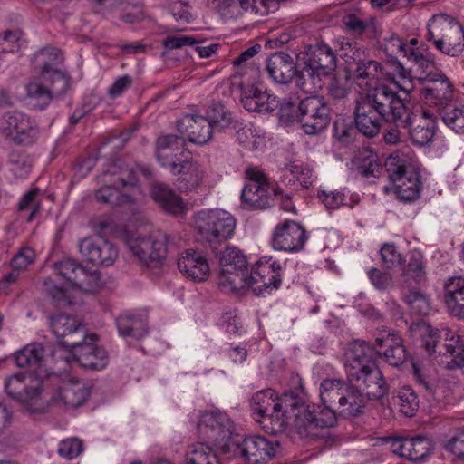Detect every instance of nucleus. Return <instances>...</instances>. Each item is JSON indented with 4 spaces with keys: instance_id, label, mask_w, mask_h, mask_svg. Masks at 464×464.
<instances>
[{
    "instance_id": "1",
    "label": "nucleus",
    "mask_w": 464,
    "mask_h": 464,
    "mask_svg": "<svg viewBox=\"0 0 464 464\" xmlns=\"http://www.w3.org/2000/svg\"><path fill=\"white\" fill-rule=\"evenodd\" d=\"M405 100L396 91L382 84L359 93L354 101V123L356 129L368 138L378 135L384 122L401 127H437V117L430 108L407 111Z\"/></svg>"
},
{
    "instance_id": "2",
    "label": "nucleus",
    "mask_w": 464,
    "mask_h": 464,
    "mask_svg": "<svg viewBox=\"0 0 464 464\" xmlns=\"http://www.w3.org/2000/svg\"><path fill=\"white\" fill-rule=\"evenodd\" d=\"M51 351L41 343L31 345V413L44 412L52 404L77 408L82 405L90 391L79 381L63 382L50 399L44 396L49 383L57 381L58 376L48 367Z\"/></svg>"
},
{
    "instance_id": "3",
    "label": "nucleus",
    "mask_w": 464,
    "mask_h": 464,
    "mask_svg": "<svg viewBox=\"0 0 464 464\" xmlns=\"http://www.w3.org/2000/svg\"><path fill=\"white\" fill-rule=\"evenodd\" d=\"M40 73L31 83V109L43 111L54 99L63 97L71 86L68 72L55 68L63 62L61 51L53 46H45L34 55Z\"/></svg>"
},
{
    "instance_id": "4",
    "label": "nucleus",
    "mask_w": 464,
    "mask_h": 464,
    "mask_svg": "<svg viewBox=\"0 0 464 464\" xmlns=\"http://www.w3.org/2000/svg\"><path fill=\"white\" fill-rule=\"evenodd\" d=\"M345 356L349 382L362 389L369 400L382 399L389 388L370 345L364 341L355 340L349 344Z\"/></svg>"
},
{
    "instance_id": "5",
    "label": "nucleus",
    "mask_w": 464,
    "mask_h": 464,
    "mask_svg": "<svg viewBox=\"0 0 464 464\" xmlns=\"http://www.w3.org/2000/svg\"><path fill=\"white\" fill-rule=\"evenodd\" d=\"M282 266L278 261L261 259L251 271L248 268H220L218 286L227 293H239L251 289L256 295L278 289L282 281Z\"/></svg>"
},
{
    "instance_id": "6",
    "label": "nucleus",
    "mask_w": 464,
    "mask_h": 464,
    "mask_svg": "<svg viewBox=\"0 0 464 464\" xmlns=\"http://www.w3.org/2000/svg\"><path fill=\"white\" fill-rule=\"evenodd\" d=\"M193 220L198 238L213 251L232 238L237 224L236 218L222 209L201 210L194 215Z\"/></svg>"
},
{
    "instance_id": "7",
    "label": "nucleus",
    "mask_w": 464,
    "mask_h": 464,
    "mask_svg": "<svg viewBox=\"0 0 464 464\" xmlns=\"http://www.w3.org/2000/svg\"><path fill=\"white\" fill-rule=\"evenodd\" d=\"M426 40L444 54L457 57L464 50V29L454 17L439 14L433 15L427 24Z\"/></svg>"
},
{
    "instance_id": "8",
    "label": "nucleus",
    "mask_w": 464,
    "mask_h": 464,
    "mask_svg": "<svg viewBox=\"0 0 464 464\" xmlns=\"http://www.w3.org/2000/svg\"><path fill=\"white\" fill-rule=\"evenodd\" d=\"M198 435L200 442L216 447L222 454H229L236 438H238L233 421L219 411H206L200 415Z\"/></svg>"
},
{
    "instance_id": "9",
    "label": "nucleus",
    "mask_w": 464,
    "mask_h": 464,
    "mask_svg": "<svg viewBox=\"0 0 464 464\" xmlns=\"http://www.w3.org/2000/svg\"><path fill=\"white\" fill-rule=\"evenodd\" d=\"M177 177L178 188L182 192L207 193L217 184L213 169L205 163L184 158L171 172Z\"/></svg>"
},
{
    "instance_id": "10",
    "label": "nucleus",
    "mask_w": 464,
    "mask_h": 464,
    "mask_svg": "<svg viewBox=\"0 0 464 464\" xmlns=\"http://www.w3.org/2000/svg\"><path fill=\"white\" fill-rule=\"evenodd\" d=\"M385 169L393 184L397 198L405 202L416 200L420 197V181L419 174L399 155L391 156L385 161Z\"/></svg>"
},
{
    "instance_id": "11",
    "label": "nucleus",
    "mask_w": 464,
    "mask_h": 464,
    "mask_svg": "<svg viewBox=\"0 0 464 464\" xmlns=\"http://www.w3.org/2000/svg\"><path fill=\"white\" fill-rule=\"evenodd\" d=\"M293 410L295 414L297 433L302 436L317 437L316 429L331 428L337 422L336 409L324 404L323 406L306 404L299 396L298 403Z\"/></svg>"
},
{
    "instance_id": "12",
    "label": "nucleus",
    "mask_w": 464,
    "mask_h": 464,
    "mask_svg": "<svg viewBox=\"0 0 464 464\" xmlns=\"http://www.w3.org/2000/svg\"><path fill=\"white\" fill-rule=\"evenodd\" d=\"M127 246L139 261L149 268L163 266L167 256L168 236L155 231L148 237H132L127 239Z\"/></svg>"
},
{
    "instance_id": "13",
    "label": "nucleus",
    "mask_w": 464,
    "mask_h": 464,
    "mask_svg": "<svg viewBox=\"0 0 464 464\" xmlns=\"http://www.w3.org/2000/svg\"><path fill=\"white\" fill-rule=\"evenodd\" d=\"M300 123L308 135L324 131L330 123V108L323 96H309L299 103Z\"/></svg>"
},
{
    "instance_id": "14",
    "label": "nucleus",
    "mask_w": 464,
    "mask_h": 464,
    "mask_svg": "<svg viewBox=\"0 0 464 464\" xmlns=\"http://www.w3.org/2000/svg\"><path fill=\"white\" fill-rule=\"evenodd\" d=\"M424 82L430 85L420 90V98L427 107L437 111L454 102L455 87L441 70L428 74Z\"/></svg>"
},
{
    "instance_id": "15",
    "label": "nucleus",
    "mask_w": 464,
    "mask_h": 464,
    "mask_svg": "<svg viewBox=\"0 0 464 464\" xmlns=\"http://www.w3.org/2000/svg\"><path fill=\"white\" fill-rule=\"evenodd\" d=\"M278 449L277 441H270L263 436H250L241 443L236 439L230 453L240 455L248 464H261L272 459Z\"/></svg>"
},
{
    "instance_id": "16",
    "label": "nucleus",
    "mask_w": 464,
    "mask_h": 464,
    "mask_svg": "<svg viewBox=\"0 0 464 464\" xmlns=\"http://www.w3.org/2000/svg\"><path fill=\"white\" fill-rule=\"evenodd\" d=\"M97 340V334H87L69 350L72 359L84 369L100 371L108 364V353L96 344Z\"/></svg>"
},
{
    "instance_id": "17",
    "label": "nucleus",
    "mask_w": 464,
    "mask_h": 464,
    "mask_svg": "<svg viewBox=\"0 0 464 464\" xmlns=\"http://www.w3.org/2000/svg\"><path fill=\"white\" fill-rule=\"evenodd\" d=\"M307 239L308 235L304 226L286 219L276 226L271 245L276 250L297 253L304 249Z\"/></svg>"
},
{
    "instance_id": "18",
    "label": "nucleus",
    "mask_w": 464,
    "mask_h": 464,
    "mask_svg": "<svg viewBox=\"0 0 464 464\" xmlns=\"http://www.w3.org/2000/svg\"><path fill=\"white\" fill-rule=\"evenodd\" d=\"M50 326L59 343L69 350L88 334L82 322L67 314L60 313L51 316Z\"/></svg>"
},
{
    "instance_id": "19",
    "label": "nucleus",
    "mask_w": 464,
    "mask_h": 464,
    "mask_svg": "<svg viewBox=\"0 0 464 464\" xmlns=\"http://www.w3.org/2000/svg\"><path fill=\"white\" fill-rule=\"evenodd\" d=\"M82 256L95 266H111L118 257V249L102 237H86L79 245Z\"/></svg>"
},
{
    "instance_id": "20",
    "label": "nucleus",
    "mask_w": 464,
    "mask_h": 464,
    "mask_svg": "<svg viewBox=\"0 0 464 464\" xmlns=\"http://www.w3.org/2000/svg\"><path fill=\"white\" fill-rule=\"evenodd\" d=\"M374 349L393 367H399L408 357L407 350L400 335L388 330H382L375 337Z\"/></svg>"
},
{
    "instance_id": "21",
    "label": "nucleus",
    "mask_w": 464,
    "mask_h": 464,
    "mask_svg": "<svg viewBox=\"0 0 464 464\" xmlns=\"http://www.w3.org/2000/svg\"><path fill=\"white\" fill-rule=\"evenodd\" d=\"M298 395L294 392H285L280 397L272 389L257 392L251 400V408L257 418H262L271 411L282 410L283 407H295Z\"/></svg>"
},
{
    "instance_id": "22",
    "label": "nucleus",
    "mask_w": 464,
    "mask_h": 464,
    "mask_svg": "<svg viewBox=\"0 0 464 464\" xmlns=\"http://www.w3.org/2000/svg\"><path fill=\"white\" fill-rule=\"evenodd\" d=\"M181 137L188 142L203 146L213 137L208 119L198 114H186L177 122Z\"/></svg>"
},
{
    "instance_id": "23",
    "label": "nucleus",
    "mask_w": 464,
    "mask_h": 464,
    "mask_svg": "<svg viewBox=\"0 0 464 464\" xmlns=\"http://www.w3.org/2000/svg\"><path fill=\"white\" fill-rule=\"evenodd\" d=\"M240 90L241 104L250 112H270L279 106V100L260 85L241 84Z\"/></svg>"
},
{
    "instance_id": "24",
    "label": "nucleus",
    "mask_w": 464,
    "mask_h": 464,
    "mask_svg": "<svg viewBox=\"0 0 464 464\" xmlns=\"http://www.w3.org/2000/svg\"><path fill=\"white\" fill-rule=\"evenodd\" d=\"M392 451L411 461H420L430 454L431 441L425 436L390 438Z\"/></svg>"
},
{
    "instance_id": "25",
    "label": "nucleus",
    "mask_w": 464,
    "mask_h": 464,
    "mask_svg": "<svg viewBox=\"0 0 464 464\" xmlns=\"http://www.w3.org/2000/svg\"><path fill=\"white\" fill-rule=\"evenodd\" d=\"M182 137L175 134H162L156 140L155 154L157 160L161 167L166 168L171 173L174 167L179 166V161L182 160L178 157L184 150Z\"/></svg>"
},
{
    "instance_id": "26",
    "label": "nucleus",
    "mask_w": 464,
    "mask_h": 464,
    "mask_svg": "<svg viewBox=\"0 0 464 464\" xmlns=\"http://www.w3.org/2000/svg\"><path fill=\"white\" fill-rule=\"evenodd\" d=\"M441 362L449 370L459 369L464 373V338L450 329L443 330Z\"/></svg>"
},
{
    "instance_id": "27",
    "label": "nucleus",
    "mask_w": 464,
    "mask_h": 464,
    "mask_svg": "<svg viewBox=\"0 0 464 464\" xmlns=\"http://www.w3.org/2000/svg\"><path fill=\"white\" fill-rule=\"evenodd\" d=\"M178 267L184 276L196 282L205 281L210 275L209 265L199 251L187 249L181 252Z\"/></svg>"
},
{
    "instance_id": "28",
    "label": "nucleus",
    "mask_w": 464,
    "mask_h": 464,
    "mask_svg": "<svg viewBox=\"0 0 464 464\" xmlns=\"http://www.w3.org/2000/svg\"><path fill=\"white\" fill-rule=\"evenodd\" d=\"M294 407H283L282 410L271 411L262 418H256L263 429L271 434H279L286 431L288 429H294L297 432L295 425V414Z\"/></svg>"
},
{
    "instance_id": "29",
    "label": "nucleus",
    "mask_w": 464,
    "mask_h": 464,
    "mask_svg": "<svg viewBox=\"0 0 464 464\" xmlns=\"http://www.w3.org/2000/svg\"><path fill=\"white\" fill-rule=\"evenodd\" d=\"M443 297L448 312L459 319L464 318V277L452 276L444 284Z\"/></svg>"
},
{
    "instance_id": "30",
    "label": "nucleus",
    "mask_w": 464,
    "mask_h": 464,
    "mask_svg": "<svg viewBox=\"0 0 464 464\" xmlns=\"http://www.w3.org/2000/svg\"><path fill=\"white\" fill-rule=\"evenodd\" d=\"M266 69L274 82L285 84L291 82L296 72V65L291 55L277 52L270 55Z\"/></svg>"
},
{
    "instance_id": "31",
    "label": "nucleus",
    "mask_w": 464,
    "mask_h": 464,
    "mask_svg": "<svg viewBox=\"0 0 464 464\" xmlns=\"http://www.w3.org/2000/svg\"><path fill=\"white\" fill-rule=\"evenodd\" d=\"M304 63L327 76L336 67V54L326 44H317L309 47Z\"/></svg>"
},
{
    "instance_id": "32",
    "label": "nucleus",
    "mask_w": 464,
    "mask_h": 464,
    "mask_svg": "<svg viewBox=\"0 0 464 464\" xmlns=\"http://www.w3.org/2000/svg\"><path fill=\"white\" fill-rule=\"evenodd\" d=\"M413 376L416 382L425 390V396L435 405L444 401L447 397V387L443 382H438L434 377L426 373V371L417 363L412 364Z\"/></svg>"
},
{
    "instance_id": "33",
    "label": "nucleus",
    "mask_w": 464,
    "mask_h": 464,
    "mask_svg": "<svg viewBox=\"0 0 464 464\" xmlns=\"http://www.w3.org/2000/svg\"><path fill=\"white\" fill-rule=\"evenodd\" d=\"M2 130L14 143L22 144L29 138V118L20 111L9 112Z\"/></svg>"
},
{
    "instance_id": "34",
    "label": "nucleus",
    "mask_w": 464,
    "mask_h": 464,
    "mask_svg": "<svg viewBox=\"0 0 464 464\" xmlns=\"http://www.w3.org/2000/svg\"><path fill=\"white\" fill-rule=\"evenodd\" d=\"M241 201L246 209H266L271 206L270 185H245Z\"/></svg>"
},
{
    "instance_id": "35",
    "label": "nucleus",
    "mask_w": 464,
    "mask_h": 464,
    "mask_svg": "<svg viewBox=\"0 0 464 464\" xmlns=\"http://www.w3.org/2000/svg\"><path fill=\"white\" fill-rule=\"evenodd\" d=\"M29 373L27 370L20 371L8 377L5 382V389L10 398L16 402L28 406L29 401Z\"/></svg>"
},
{
    "instance_id": "36",
    "label": "nucleus",
    "mask_w": 464,
    "mask_h": 464,
    "mask_svg": "<svg viewBox=\"0 0 464 464\" xmlns=\"http://www.w3.org/2000/svg\"><path fill=\"white\" fill-rule=\"evenodd\" d=\"M151 196L153 199L169 213L179 214L185 208L182 198L164 184L153 186Z\"/></svg>"
},
{
    "instance_id": "37",
    "label": "nucleus",
    "mask_w": 464,
    "mask_h": 464,
    "mask_svg": "<svg viewBox=\"0 0 464 464\" xmlns=\"http://www.w3.org/2000/svg\"><path fill=\"white\" fill-rule=\"evenodd\" d=\"M407 59L414 64L422 82L426 81L428 74L434 73L436 70H439L436 66L434 54L423 45L408 51Z\"/></svg>"
},
{
    "instance_id": "38",
    "label": "nucleus",
    "mask_w": 464,
    "mask_h": 464,
    "mask_svg": "<svg viewBox=\"0 0 464 464\" xmlns=\"http://www.w3.org/2000/svg\"><path fill=\"white\" fill-rule=\"evenodd\" d=\"M289 174H284L282 182L292 189H297V182L302 188H309L313 184V169L302 162H292L286 166Z\"/></svg>"
},
{
    "instance_id": "39",
    "label": "nucleus",
    "mask_w": 464,
    "mask_h": 464,
    "mask_svg": "<svg viewBox=\"0 0 464 464\" xmlns=\"http://www.w3.org/2000/svg\"><path fill=\"white\" fill-rule=\"evenodd\" d=\"M347 388L348 385L343 381L337 379L324 380L320 386L322 403L337 410L344 398Z\"/></svg>"
},
{
    "instance_id": "40",
    "label": "nucleus",
    "mask_w": 464,
    "mask_h": 464,
    "mask_svg": "<svg viewBox=\"0 0 464 464\" xmlns=\"http://www.w3.org/2000/svg\"><path fill=\"white\" fill-rule=\"evenodd\" d=\"M296 85L305 93H314L319 91L323 84L324 73L315 70L304 63V67L295 72Z\"/></svg>"
},
{
    "instance_id": "41",
    "label": "nucleus",
    "mask_w": 464,
    "mask_h": 464,
    "mask_svg": "<svg viewBox=\"0 0 464 464\" xmlns=\"http://www.w3.org/2000/svg\"><path fill=\"white\" fill-rule=\"evenodd\" d=\"M364 406L363 394L357 388L348 386L337 411L345 417H354L362 412Z\"/></svg>"
},
{
    "instance_id": "42",
    "label": "nucleus",
    "mask_w": 464,
    "mask_h": 464,
    "mask_svg": "<svg viewBox=\"0 0 464 464\" xmlns=\"http://www.w3.org/2000/svg\"><path fill=\"white\" fill-rule=\"evenodd\" d=\"M184 462L185 464H219L211 447L200 441L188 447Z\"/></svg>"
},
{
    "instance_id": "43",
    "label": "nucleus",
    "mask_w": 464,
    "mask_h": 464,
    "mask_svg": "<svg viewBox=\"0 0 464 464\" xmlns=\"http://www.w3.org/2000/svg\"><path fill=\"white\" fill-rule=\"evenodd\" d=\"M119 333L123 337H142L146 332V324L142 318L130 313L121 314L117 318Z\"/></svg>"
},
{
    "instance_id": "44",
    "label": "nucleus",
    "mask_w": 464,
    "mask_h": 464,
    "mask_svg": "<svg viewBox=\"0 0 464 464\" xmlns=\"http://www.w3.org/2000/svg\"><path fill=\"white\" fill-rule=\"evenodd\" d=\"M436 112L447 127L457 133H464V105L452 102L450 105L440 108Z\"/></svg>"
},
{
    "instance_id": "45",
    "label": "nucleus",
    "mask_w": 464,
    "mask_h": 464,
    "mask_svg": "<svg viewBox=\"0 0 464 464\" xmlns=\"http://www.w3.org/2000/svg\"><path fill=\"white\" fill-rule=\"evenodd\" d=\"M404 283L421 285L426 281V272L423 266V257L418 253L411 254L403 272Z\"/></svg>"
},
{
    "instance_id": "46",
    "label": "nucleus",
    "mask_w": 464,
    "mask_h": 464,
    "mask_svg": "<svg viewBox=\"0 0 464 464\" xmlns=\"http://www.w3.org/2000/svg\"><path fill=\"white\" fill-rule=\"evenodd\" d=\"M205 119H208L212 132L213 130L222 131L232 126L235 127L231 113L220 103L214 104L208 111Z\"/></svg>"
},
{
    "instance_id": "47",
    "label": "nucleus",
    "mask_w": 464,
    "mask_h": 464,
    "mask_svg": "<svg viewBox=\"0 0 464 464\" xmlns=\"http://www.w3.org/2000/svg\"><path fill=\"white\" fill-rule=\"evenodd\" d=\"M394 403L399 411L407 417L414 416L419 409L418 396L409 386H404L398 391L394 397Z\"/></svg>"
},
{
    "instance_id": "48",
    "label": "nucleus",
    "mask_w": 464,
    "mask_h": 464,
    "mask_svg": "<svg viewBox=\"0 0 464 464\" xmlns=\"http://www.w3.org/2000/svg\"><path fill=\"white\" fill-rule=\"evenodd\" d=\"M219 263L222 268H247L246 256L234 246H227L220 252Z\"/></svg>"
},
{
    "instance_id": "49",
    "label": "nucleus",
    "mask_w": 464,
    "mask_h": 464,
    "mask_svg": "<svg viewBox=\"0 0 464 464\" xmlns=\"http://www.w3.org/2000/svg\"><path fill=\"white\" fill-rule=\"evenodd\" d=\"M120 186L113 180L112 185L103 186L95 193L97 201L109 204L111 206L121 204L129 199L128 197L122 195L120 191Z\"/></svg>"
},
{
    "instance_id": "50",
    "label": "nucleus",
    "mask_w": 464,
    "mask_h": 464,
    "mask_svg": "<svg viewBox=\"0 0 464 464\" xmlns=\"http://www.w3.org/2000/svg\"><path fill=\"white\" fill-rule=\"evenodd\" d=\"M57 270L62 277L76 286L81 275H84V267L72 259H65L56 264Z\"/></svg>"
},
{
    "instance_id": "51",
    "label": "nucleus",
    "mask_w": 464,
    "mask_h": 464,
    "mask_svg": "<svg viewBox=\"0 0 464 464\" xmlns=\"http://www.w3.org/2000/svg\"><path fill=\"white\" fill-rule=\"evenodd\" d=\"M27 155L14 150L10 153L8 159L9 171L16 179H26L29 175V165L27 163Z\"/></svg>"
},
{
    "instance_id": "52",
    "label": "nucleus",
    "mask_w": 464,
    "mask_h": 464,
    "mask_svg": "<svg viewBox=\"0 0 464 464\" xmlns=\"http://www.w3.org/2000/svg\"><path fill=\"white\" fill-rule=\"evenodd\" d=\"M23 43V33L20 29L6 30L0 34V49L3 53H13L20 50Z\"/></svg>"
},
{
    "instance_id": "53",
    "label": "nucleus",
    "mask_w": 464,
    "mask_h": 464,
    "mask_svg": "<svg viewBox=\"0 0 464 464\" xmlns=\"http://www.w3.org/2000/svg\"><path fill=\"white\" fill-rule=\"evenodd\" d=\"M340 51V56H342L348 64L354 63L357 65L366 60L364 48L357 43H343Z\"/></svg>"
},
{
    "instance_id": "54",
    "label": "nucleus",
    "mask_w": 464,
    "mask_h": 464,
    "mask_svg": "<svg viewBox=\"0 0 464 464\" xmlns=\"http://www.w3.org/2000/svg\"><path fill=\"white\" fill-rule=\"evenodd\" d=\"M381 68V64L378 62L366 59L356 65L353 75L357 80L374 81L379 78Z\"/></svg>"
},
{
    "instance_id": "55",
    "label": "nucleus",
    "mask_w": 464,
    "mask_h": 464,
    "mask_svg": "<svg viewBox=\"0 0 464 464\" xmlns=\"http://www.w3.org/2000/svg\"><path fill=\"white\" fill-rule=\"evenodd\" d=\"M410 134L412 142L419 146L429 144L434 138L437 127L427 126H407L405 127Z\"/></svg>"
},
{
    "instance_id": "56",
    "label": "nucleus",
    "mask_w": 464,
    "mask_h": 464,
    "mask_svg": "<svg viewBox=\"0 0 464 464\" xmlns=\"http://www.w3.org/2000/svg\"><path fill=\"white\" fill-rule=\"evenodd\" d=\"M83 451V442L79 438H68L59 443L57 453L62 458L72 459Z\"/></svg>"
},
{
    "instance_id": "57",
    "label": "nucleus",
    "mask_w": 464,
    "mask_h": 464,
    "mask_svg": "<svg viewBox=\"0 0 464 464\" xmlns=\"http://www.w3.org/2000/svg\"><path fill=\"white\" fill-rule=\"evenodd\" d=\"M407 304L412 312L419 315H425L430 311V303L428 298L420 291L411 290L405 296Z\"/></svg>"
},
{
    "instance_id": "58",
    "label": "nucleus",
    "mask_w": 464,
    "mask_h": 464,
    "mask_svg": "<svg viewBox=\"0 0 464 464\" xmlns=\"http://www.w3.org/2000/svg\"><path fill=\"white\" fill-rule=\"evenodd\" d=\"M418 327L422 337V345L426 352L430 354L435 353L439 344V339L441 337L439 331L427 324H420Z\"/></svg>"
},
{
    "instance_id": "59",
    "label": "nucleus",
    "mask_w": 464,
    "mask_h": 464,
    "mask_svg": "<svg viewBox=\"0 0 464 464\" xmlns=\"http://www.w3.org/2000/svg\"><path fill=\"white\" fill-rule=\"evenodd\" d=\"M101 285L100 275L96 270L90 271L84 268V275L80 276L75 287L85 292H95Z\"/></svg>"
},
{
    "instance_id": "60",
    "label": "nucleus",
    "mask_w": 464,
    "mask_h": 464,
    "mask_svg": "<svg viewBox=\"0 0 464 464\" xmlns=\"http://www.w3.org/2000/svg\"><path fill=\"white\" fill-rule=\"evenodd\" d=\"M217 8L222 16L235 18L244 12L243 0H219Z\"/></svg>"
},
{
    "instance_id": "61",
    "label": "nucleus",
    "mask_w": 464,
    "mask_h": 464,
    "mask_svg": "<svg viewBox=\"0 0 464 464\" xmlns=\"http://www.w3.org/2000/svg\"><path fill=\"white\" fill-rule=\"evenodd\" d=\"M344 26L353 34H362L367 27L368 23L360 18L355 14H346L342 18Z\"/></svg>"
},
{
    "instance_id": "62",
    "label": "nucleus",
    "mask_w": 464,
    "mask_h": 464,
    "mask_svg": "<svg viewBox=\"0 0 464 464\" xmlns=\"http://www.w3.org/2000/svg\"><path fill=\"white\" fill-rule=\"evenodd\" d=\"M114 180H116V183L121 188L130 187L136 188L138 185V171L133 168H122Z\"/></svg>"
},
{
    "instance_id": "63",
    "label": "nucleus",
    "mask_w": 464,
    "mask_h": 464,
    "mask_svg": "<svg viewBox=\"0 0 464 464\" xmlns=\"http://www.w3.org/2000/svg\"><path fill=\"white\" fill-rule=\"evenodd\" d=\"M318 198L321 199L326 208L334 210L342 206L344 202V195L339 191L321 190L318 192Z\"/></svg>"
},
{
    "instance_id": "64",
    "label": "nucleus",
    "mask_w": 464,
    "mask_h": 464,
    "mask_svg": "<svg viewBox=\"0 0 464 464\" xmlns=\"http://www.w3.org/2000/svg\"><path fill=\"white\" fill-rule=\"evenodd\" d=\"M368 275L372 285L379 290H386L392 285V277L389 273L372 268L368 272Z\"/></svg>"
}]
</instances>
